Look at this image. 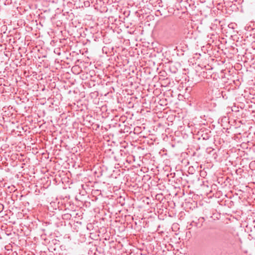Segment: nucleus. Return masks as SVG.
Listing matches in <instances>:
<instances>
[{
	"label": "nucleus",
	"mask_w": 255,
	"mask_h": 255,
	"mask_svg": "<svg viewBox=\"0 0 255 255\" xmlns=\"http://www.w3.org/2000/svg\"><path fill=\"white\" fill-rule=\"evenodd\" d=\"M200 220H202V222L203 223L204 221V218L203 217H201L198 219H197V221H193L191 223H190V225L192 226H195L196 227H198V228H200L202 226V224H201L200 226L198 225V222L200 221Z\"/></svg>",
	"instance_id": "2"
},
{
	"label": "nucleus",
	"mask_w": 255,
	"mask_h": 255,
	"mask_svg": "<svg viewBox=\"0 0 255 255\" xmlns=\"http://www.w3.org/2000/svg\"><path fill=\"white\" fill-rule=\"evenodd\" d=\"M221 242L224 247L229 248L234 243V237L231 234H224L221 236Z\"/></svg>",
	"instance_id": "1"
},
{
	"label": "nucleus",
	"mask_w": 255,
	"mask_h": 255,
	"mask_svg": "<svg viewBox=\"0 0 255 255\" xmlns=\"http://www.w3.org/2000/svg\"><path fill=\"white\" fill-rule=\"evenodd\" d=\"M3 209V205L2 204H0V212L2 211Z\"/></svg>",
	"instance_id": "3"
}]
</instances>
